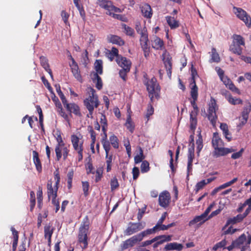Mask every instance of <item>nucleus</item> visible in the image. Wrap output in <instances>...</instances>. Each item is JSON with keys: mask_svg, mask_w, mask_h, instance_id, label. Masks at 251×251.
<instances>
[{"mask_svg": "<svg viewBox=\"0 0 251 251\" xmlns=\"http://www.w3.org/2000/svg\"><path fill=\"white\" fill-rule=\"evenodd\" d=\"M143 82L146 87L151 102H154L155 100H158L160 98L161 88L156 78L152 77L151 79H149L147 75L145 74L143 76Z\"/></svg>", "mask_w": 251, "mask_h": 251, "instance_id": "nucleus-1", "label": "nucleus"}, {"mask_svg": "<svg viewBox=\"0 0 251 251\" xmlns=\"http://www.w3.org/2000/svg\"><path fill=\"white\" fill-rule=\"evenodd\" d=\"M37 206L41 209L42 207L43 192L42 187L39 186L37 192Z\"/></svg>", "mask_w": 251, "mask_h": 251, "instance_id": "nucleus-34", "label": "nucleus"}, {"mask_svg": "<svg viewBox=\"0 0 251 251\" xmlns=\"http://www.w3.org/2000/svg\"><path fill=\"white\" fill-rule=\"evenodd\" d=\"M156 232H157L156 230V228H155V227L153 226L152 228L147 229L145 230L142 231L139 234L140 235V237H141L142 239L143 240L144 237L150 235L151 234H154Z\"/></svg>", "mask_w": 251, "mask_h": 251, "instance_id": "nucleus-36", "label": "nucleus"}, {"mask_svg": "<svg viewBox=\"0 0 251 251\" xmlns=\"http://www.w3.org/2000/svg\"><path fill=\"white\" fill-rule=\"evenodd\" d=\"M71 140L74 149L75 151L80 150V149H83V141H80V138L77 135L75 134L72 135Z\"/></svg>", "mask_w": 251, "mask_h": 251, "instance_id": "nucleus-19", "label": "nucleus"}, {"mask_svg": "<svg viewBox=\"0 0 251 251\" xmlns=\"http://www.w3.org/2000/svg\"><path fill=\"white\" fill-rule=\"evenodd\" d=\"M90 225L89 218L88 216H86L83 219L78 229V242L80 244V247L82 250L87 248L88 245V234Z\"/></svg>", "mask_w": 251, "mask_h": 251, "instance_id": "nucleus-2", "label": "nucleus"}, {"mask_svg": "<svg viewBox=\"0 0 251 251\" xmlns=\"http://www.w3.org/2000/svg\"><path fill=\"white\" fill-rule=\"evenodd\" d=\"M205 185L206 184L205 182V180H202L201 181L198 182L196 185V192L198 193L199 190L202 189Z\"/></svg>", "mask_w": 251, "mask_h": 251, "instance_id": "nucleus-63", "label": "nucleus"}, {"mask_svg": "<svg viewBox=\"0 0 251 251\" xmlns=\"http://www.w3.org/2000/svg\"><path fill=\"white\" fill-rule=\"evenodd\" d=\"M107 40L108 42L120 46H123L125 44V41L117 35L109 34L107 37Z\"/></svg>", "mask_w": 251, "mask_h": 251, "instance_id": "nucleus-21", "label": "nucleus"}, {"mask_svg": "<svg viewBox=\"0 0 251 251\" xmlns=\"http://www.w3.org/2000/svg\"><path fill=\"white\" fill-rule=\"evenodd\" d=\"M234 151L235 150L232 148H222L221 147L214 150V151L213 152V155L214 156L218 157L220 156L226 155L228 153L234 152Z\"/></svg>", "mask_w": 251, "mask_h": 251, "instance_id": "nucleus-15", "label": "nucleus"}, {"mask_svg": "<svg viewBox=\"0 0 251 251\" xmlns=\"http://www.w3.org/2000/svg\"><path fill=\"white\" fill-rule=\"evenodd\" d=\"M183 247V245L181 244L173 242L166 245L164 247V250L166 251L173 250L180 251L182 250Z\"/></svg>", "mask_w": 251, "mask_h": 251, "instance_id": "nucleus-24", "label": "nucleus"}, {"mask_svg": "<svg viewBox=\"0 0 251 251\" xmlns=\"http://www.w3.org/2000/svg\"><path fill=\"white\" fill-rule=\"evenodd\" d=\"M11 231L13 236V241L12 243V251H16L19 240L18 232L13 226L11 227Z\"/></svg>", "mask_w": 251, "mask_h": 251, "instance_id": "nucleus-32", "label": "nucleus"}, {"mask_svg": "<svg viewBox=\"0 0 251 251\" xmlns=\"http://www.w3.org/2000/svg\"><path fill=\"white\" fill-rule=\"evenodd\" d=\"M130 68H123L119 71V75L124 81H126L127 73L129 72Z\"/></svg>", "mask_w": 251, "mask_h": 251, "instance_id": "nucleus-55", "label": "nucleus"}, {"mask_svg": "<svg viewBox=\"0 0 251 251\" xmlns=\"http://www.w3.org/2000/svg\"><path fill=\"white\" fill-rule=\"evenodd\" d=\"M64 107L70 113H73L75 115L81 117L82 116L80 112V109L79 106L75 103H68L67 101L66 103L63 104Z\"/></svg>", "mask_w": 251, "mask_h": 251, "instance_id": "nucleus-11", "label": "nucleus"}, {"mask_svg": "<svg viewBox=\"0 0 251 251\" xmlns=\"http://www.w3.org/2000/svg\"><path fill=\"white\" fill-rule=\"evenodd\" d=\"M40 61L41 66L49 74L51 78L53 79V75L52 73L51 70L50 68V65L48 63V59H47V58L45 56H41L40 57Z\"/></svg>", "mask_w": 251, "mask_h": 251, "instance_id": "nucleus-23", "label": "nucleus"}, {"mask_svg": "<svg viewBox=\"0 0 251 251\" xmlns=\"http://www.w3.org/2000/svg\"><path fill=\"white\" fill-rule=\"evenodd\" d=\"M216 100L214 99H211L210 103L209 104L207 118L213 127L216 126L218 119L216 113Z\"/></svg>", "mask_w": 251, "mask_h": 251, "instance_id": "nucleus-4", "label": "nucleus"}, {"mask_svg": "<svg viewBox=\"0 0 251 251\" xmlns=\"http://www.w3.org/2000/svg\"><path fill=\"white\" fill-rule=\"evenodd\" d=\"M150 164L148 161L147 160H144L142 161L141 165V171L142 173H147L150 170Z\"/></svg>", "mask_w": 251, "mask_h": 251, "instance_id": "nucleus-52", "label": "nucleus"}, {"mask_svg": "<svg viewBox=\"0 0 251 251\" xmlns=\"http://www.w3.org/2000/svg\"><path fill=\"white\" fill-rule=\"evenodd\" d=\"M84 105L86 107L87 104L93 107V109L94 108H97L99 104V100L98 99V96L95 94V90L92 88H90L89 92V96L84 100Z\"/></svg>", "mask_w": 251, "mask_h": 251, "instance_id": "nucleus-7", "label": "nucleus"}, {"mask_svg": "<svg viewBox=\"0 0 251 251\" xmlns=\"http://www.w3.org/2000/svg\"><path fill=\"white\" fill-rule=\"evenodd\" d=\"M191 82L190 83L191 91L190 95L192 98L195 99H198V88L196 85V81L194 77V72H192V73Z\"/></svg>", "mask_w": 251, "mask_h": 251, "instance_id": "nucleus-18", "label": "nucleus"}, {"mask_svg": "<svg viewBox=\"0 0 251 251\" xmlns=\"http://www.w3.org/2000/svg\"><path fill=\"white\" fill-rule=\"evenodd\" d=\"M55 87L56 88V92H57L58 96H59L63 104H64L65 103H66V102L67 101V100L66 99L65 96H64V95L63 94L62 92L61 91L59 84H56L55 85Z\"/></svg>", "mask_w": 251, "mask_h": 251, "instance_id": "nucleus-45", "label": "nucleus"}, {"mask_svg": "<svg viewBox=\"0 0 251 251\" xmlns=\"http://www.w3.org/2000/svg\"><path fill=\"white\" fill-rule=\"evenodd\" d=\"M151 46L156 50H165L163 40L156 36L151 41Z\"/></svg>", "mask_w": 251, "mask_h": 251, "instance_id": "nucleus-17", "label": "nucleus"}, {"mask_svg": "<svg viewBox=\"0 0 251 251\" xmlns=\"http://www.w3.org/2000/svg\"><path fill=\"white\" fill-rule=\"evenodd\" d=\"M62 18L66 25L69 24L68 19L70 15L65 10H62L61 13Z\"/></svg>", "mask_w": 251, "mask_h": 251, "instance_id": "nucleus-62", "label": "nucleus"}, {"mask_svg": "<svg viewBox=\"0 0 251 251\" xmlns=\"http://www.w3.org/2000/svg\"><path fill=\"white\" fill-rule=\"evenodd\" d=\"M54 178L55 180V184L54 186L53 187V189H55L56 188H57L58 189V186L60 181V177L58 169H56L55 171L54 172Z\"/></svg>", "mask_w": 251, "mask_h": 251, "instance_id": "nucleus-49", "label": "nucleus"}, {"mask_svg": "<svg viewBox=\"0 0 251 251\" xmlns=\"http://www.w3.org/2000/svg\"><path fill=\"white\" fill-rule=\"evenodd\" d=\"M212 62H219L220 61V57L219 54L217 52L215 48H212L211 50V59Z\"/></svg>", "mask_w": 251, "mask_h": 251, "instance_id": "nucleus-51", "label": "nucleus"}, {"mask_svg": "<svg viewBox=\"0 0 251 251\" xmlns=\"http://www.w3.org/2000/svg\"><path fill=\"white\" fill-rule=\"evenodd\" d=\"M157 240L155 241L152 247L154 249L157 248L159 245L166 242H169L172 240V235H161L157 236Z\"/></svg>", "mask_w": 251, "mask_h": 251, "instance_id": "nucleus-16", "label": "nucleus"}, {"mask_svg": "<svg viewBox=\"0 0 251 251\" xmlns=\"http://www.w3.org/2000/svg\"><path fill=\"white\" fill-rule=\"evenodd\" d=\"M125 126L126 127L127 129L131 133L133 132L135 128V126L134 123L132 122L131 116L130 115H128L127 116Z\"/></svg>", "mask_w": 251, "mask_h": 251, "instance_id": "nucleus-37", "label": "nucleus"}, {"mask_svg": "<svg viewBox=\"0 0 251 251\" xmlns=\"http://www.w3.org/2000/svg\"><path fill=\"white\" fill-rule=\"evenodd\" d=\"M123 28L124 29L126 35L129 36H133L134 35V29L130 26L126 25V24H122Z\"/></svg>", "mask_w": 251, "mask_h": 251, "instance_id": "nucleus-48", "label": "nucleus"}, {"mask_svg": "<svg viewBox=\"0 0 251 251\" xmlns=\"http://www.w3.org/2000/svg\"><path fill=\"white\" fill-rule=\"evenodd\" d=\"M110 184L111 191L112 192L118 189V188L119 187V183L118 182V179L116 176H114L111 179Z\"/></svg>", "mask_w": 251, "mask_h": 251, "instance_id": "nucleus-43", "label": "nucleus"}, {"mask_svg": "<svg viewBox=\"0 0 251 251\" xmlns=\"http://www.w3.org/2000/svg\"><path fill=\"white\" fill-rule=\"evenodd\" d=\"M228 100L230 103L233 105L239 104L242 103V101L240 99L233 98L232 96L228 97Z\"/></svg>", "mask_w": 251, "mask_h": 251, "instance_id": "nucleus-57", "label": "nucleus"}, {"mask_svg": "<svg viewBox=\"0 0 251 251\" xmlns=\"http://www.w3.org/2000/svg\"><path fill=\"white\" fill-rule=\"evenodd\" d=\"M71 72L73 75V76L78 81L82 82V78L80 74V71L79 70L77 63L75 61H73V63L70 64L69 65Z\"/></svg>", "mask_w": 251, "mask_h": 251, "instance_id": "nucleus-13", "label": "nucleus"}, {"mask_svg": "<svg viewBox=\"0 0 251 251\" xmlns=\"http://www.w3.org/2000/svg\"><path fill=\"white\" fill-rule=\"evenodd\" d=\"M154 103V102L152 103L150 101V103L148 105V108L147 110V113H146V118H147V120L148 121L149 120V118L150 116L152 115L154 113V108L152 106V104Z\"/></svg>", "mask_w": 251, "mask_h": 251, "instance_id": "nucleus-54", "label": "nucleus"}, {"mask_svg": "<svg viewBox=\"0 0 251 251\" xmlns=\"http://www.w3.org/2000/svg\"><path fill=\"white\" fill-rule=\"evenodd\" d=\"M48 198H52L51 203L55 206V212H57L60 208L59 201L56 199L57 188L53 189L52 181H48L47 185Z\"/></svg>", "mask_w": 251, "mask_h": 251, "instance_id": "nucleus-3", "label": "nucleus"}, {"mask_svg": "<svg viewBox=\"0 0 251 251\" xmlns=\"http://www.w3.org/2000/svg\"><path fill=\"white\" fill-rule=\"evenodd\" d=\"M54 230V228L51 227V225H50V223H49V225H46L44 226L45 238H47V237L51 238V236L53 234Z\"/></svg>", "mask_w": 251, "mask_h": 251, "instance_id": "nucleus-33", "label": "nucleus"}, {"mask_svg": "<svg viewBox=\"0 0 251 251\" xmlns=\"http://www.w3.org/2000/svg\"><path fill=\"white\" fill-rule=\"evenodd\" d=\"M234 242L237 248H240L241 246L243 245L245 243L246 246H248L251 243V235H249L247 239L246 235L243 233L234 240Z\"/></svg>", "mask_w": 251, "mask_h": 251, "instance_id": "nucleus-12", "label": "nucleus"}, {"mask_svg": "<svg viewBox=\"0 0 251 251\" xmlns=\"http://www.w3.org/2000/svg\"><path fill=\"white\" fill-rule=\"evenodd\" d=\"M95 76L97 79L96 87L98 90H101L102 87V82L101 78L97 74H95Z\"/></svg>", "mask_w": 251, "mask_h": 251, "instance_id": "nucleus-59", "label": "nucleus"}, {"mask_svg": "<svg viewBox=\"0 0 251 251\" xmlns=\"http://www.w3.org/2000/svg\"><path fill=\"white\" fill-rule=\"evenodd\" d=\"M116 61L119 66L121 67L122 68H130L131 65V61L126 57L120 55V56L116 58Z\"/></svg>", "mask_w": 251, "mask_h": 251, "instance_id": "nucleus-20", "label": "nucleus"}, {"mask_svg": "<svg viewBox=\"0 0 251 251\" xmlns=\"http://www.w3.org/2000/svg\"><path fill=\"white\" fill-rule=\"evenodd\" d=\"M30 210L32 211L34 208L36 203L35 195L34 191H30Z\"/></svg>", "mask_w": 251, "mask_h": 251, "instance_id": "nucleus-50", "label": "nucleus"}, {"mask_svg": "<svg viewBox=\"0 0 251 251\" xmlns=\"http://www.w3.org/2000/svg\"><path fill=\"white\" fill-rule=\"evenodd\" d=\"M234 13L248 27L251 26V17L247 12L241 8L234 7Z\"/></svg>", "mask_w": 251, "mask_h": 251, "instance_id": "nucleus-6", "label": "nucleus"}, {"mask_svg": "<svg viewBox=\"0 0 251 251\" xmlns=\"http://www.w3.org/2000/svg\"><path fill=\"white\" fill-rule=\"evenodd\" d=\"M41 79H42V81L43 84L47 88L48 90L50 93H53V89H52L51 86H50V83L49 82L48 80L45 78V77L44 76H42Z\"/></svg>", "mask_w": 251, "mask_h": 251, "instance_id": "nucleus-60", "label": "nucleus"}, {"mask_svg": "<svg viewBox=\"0 0 251 251\" xmlns=\"http://www.w3.org/2000/svg\"><path fill=\"white\" fill-rule=\"evenodd\" d=\"M55 106L56 108H57V111L59 113L60 115L64 118L65 119H68V116L67 114L64 111L62 104L59 100H58L57 102H56L55 103Z\"/></svg>", "mask_w": 251, "mask_h": 251, "instance_id": "nucleus-42", "label": "nucleus"}, {"mask_svg": "<svg viewBox=\"0 0 251 251\" xmlns=\"http://www.w3.org/2000/svg\"><path fill=\"white\" fill-rule=\"evenodd\" d=\"M33 154V159L34 163L35 165L37 171L40 173L42 170V164L39 157V154L36 151H32Z\"/></svg>", "mask_w": 251, "mask_h": 251, "instance_id": "nucleus-26", "label": "nucleus"}, {"mask_svg": "<svg viewBox=\"0 0 251 251\" xmlns=\"http://www.w3.org/2000/svg\"><path fill=\"white\" fill-rule=\"evenodd\" d=\"M101 143L103 146V148L106 153H109L111 147H110V143L108 140L101 141Z\"/></svg>", "mask_w": 251, "mask_h": 251, "instance_id": "nucleus-58", "label": "nucleus"}, {"mask_svg": "<svg viewBox=\"0 0 251 251\" xmlns=\"http://www.w3.org/2000/svg\"><path fill=\"white\" fill-rule=\"evenodd\" d=\"M140 44L141 48L149 47L148 43L149 42L148 35L144 37H140Z\"/></svg>", "mask_w": 251, "mask_h": 251, "instance_id": "nucleus-53", "label": "nucleus"}, {"mask_svg": "<svg viewBox=\"0 0 251 251\" xmlns=\"http://www.w3.org/2000/svg\"><path fill=\"white\" fill-rule=\"evenodd\" d=\"M82 185L84 195L86 197L89 195L88 191L90 187L89 183L88 181H82Z\"/></svg>", "mask_w": 251, "mask_h": 251, "instance_id": "nucleus-56", "label": "nucleus"}, {"mask_svg": "<svg viewBox=\"0 0 251 251\" xmlns=\"http://www.w3.org/2000/svg\"><path fill=\"white\" fill-rule=\"evenodd\" d=\"M171 195L167 191L161 193L159 196L158 201L159 205L163 207H168L170 203Z\"/></svg>", "mask_w": 251, "mask_h": 251, "instance_id": "nucleus-9", "label": "nucleus"}, {"mask_svg": "<svg viewBox=\"0 0 251 251\" xmlns=\"http://www.w3.org/2000/svg\"><path fill=\"white\" fill-rule=\"evenodd\" d=\"M212 145L214 150L224 146V142L217 133H214L212 139Z\"/></svg>", "mask_w": 251, "mask_h": 251, "instance_id": "nucleus-25", "label": "nucleus"}, {"mask_svg": "<svg viewBox=\"0 0 251 251\" xmlns=\"http://www.w3.org/2000/svg\"><path fill=\"white\" fill-rule=\"evenodd\" d=\"M166 20L171 29H175L179 26V22L176 20L174 17L167 16L166 17Z\"/></svg>", "mask_w": 251, "mask_h": 251, "instance_id": "nucleus-30", "label": "nucleus"}, {"mask_svg": "<svg viewBox=\"0 0 251 251\" xmlns=\"http://www.w3.org/2000/svg\"><path fill=\"white\" fill-rule=\"evenodd\" d=\"M139 153L134 157V162L135 164H138L143 161L145 158V156L143 153V151L141 147H139Z\"/></svg>", "mask_w": 251, "mask_h": 251, "instance_id": "nucleus-40", "label": "nucleus"}, {"mask_svg": "<svg viewBox=\"0 0 251 251\" xmlns=\"http://www.w3.org/2000/svg\"><path fill=\"white\" fill-rule=\"evenodd\" d=\"M251 111V109L245 107L244 108V110L243 112H242V119L241 121V122L238 125V127H242L243 126H244L247 122L248 118H249V114Z\"/></svg>", "mask_w": 251, "mask_h": 251, "instance_id": "nucleus-27", "label": "nucleus"}, {"mask_svg": "<svg viewBox=\"0 0 251 251\" xmlns=\"http://www.w3.org/2000/svg\"><path fill=\"white\" fill-rule=\"evenodd\" d=\"M220 127L223 131L224 136L227 141H231L232 136L231 133L229 131L227 125L226 123H221Z\"/></svg>", "mask_w": 251, "mask_h": 251, "instance_id": "nucleus-28", "label": "nucleus"}, {"mask_svg": "<svg viewBox=\"0 0 251 251\" xmlns=\"http://www.w3.org/2000/svg\"><path fill=\"white\" fill-rule=\"evenodd\" d=\"M118 52L119 51L117 48L112 47L111 50H108L106 52V56L110 61H112L115 57H116V58H117V57L120 56Z\"/></svg>", "mask_w": 251, "mask_h": 251, "instance_id": "nucleus-31", "label": "nucleus"}, {"mask_svg": "<svg viewBox=\"0 0 251 251\" xmlns=\"http://www.w3.org/2000/svg\"><path fill=\"white\" fill-rule=\"evenodd\" d=\"M227 244V241L226 239L222 240L221 241L216 243L212 248V251H216L219 249L225 248Z\"/></svg>", "mask_w": 251, "mask_h": 251, "instance_id": "nucleus-47", "label": "nucleus"}, {"mask_svg": "<svg viewBox=\"0 0 251 251\" xmlns=\"http://www.w3.org/2000/svg\"><path fill=\"white\" fill-rule=\"evenodd\" d=\"M86 169L87 171V174L88 175L89 174H94L95 173L93 171V170L94 169L93 164L91 161H89L86 164Z\"/></svg>", "mask_w": 251, "mask_h": 251, "instance_id": "nucleus-64", "label": "nucleus"}, {"mask_svg": "<svg viewBox=\"0 0 251 251\" xmlns=\"http://www.w3.org/2000/svg\"><path fill=\"white\" fill-rule=\"evenodd\" d=\"M109 142L114 149L119 148V139L114 134L112 135L109 137Z\"/></svg>", "mask_w": 251, "mask_h": 251, "instance_id": "nucleus-44", "label": "nucleus"}, {"mask_svg": "<svg viewBox=\"0 0 251 251\" xmlns=\"http://www.w3.org/2000/svg\"><path fill=\"white\" fill-rule=\"evenodd\" d=\"M97 4L101 8L106 10V14L111 15L113 13L111 11L114 12H121V10L118 7L113 5V3L110 0H98Z\"/></svg>", "mask_w": 251, "mask_h": 251, "instance_id": "nucleus-5", "label": "nucleus"}, {"mask_svg": "<svg viewBox=\"0 0 251 251\" xmlns=\"http://www.w3.org/2000/svg\"><path fill=\"white\" fill-rule=\"evenodd\" d=\"M142 240V239L141 237H140L139 234L134 235L131 238L127 239V241L129 243L128 245H129L130 247H133L136 243Z\"/></svg>", "mask_w": 251, "mask_h": 251, "instance_id": "nucleus-38", "label": "nucleus"}, {"mask_svg": "<svg viewBox=\"0 0 251 251\" xmlns=\"http://www.w3.org/2000/svg\"><path fill=\"white\" fill-rule=\"evenodd\" d=\"M197 115H193V114H190V128L191 130L194 131L196 128V126L197 125Z\"/></svg>", "mask_w": 251, "mask_h": 251, "instance_id": "nucleus-46", "label": "nucleus"}, {"mask_svg": "<svg viewBox=\"0 0 251 251\" xmlns=\"http://www.w3.org/2000/svg\"><path fill=\"white\" fill-rule=\"evenodd\" d=\"M141 12L143 16L147 19H151L152 16L151 6L148 3L144 4L141 7Z\"/></svg>", "mask_w": 251, "mask_h": 251, "instance_id": "nucleus-22", "label": "nucleus"}, {"mask_svg": "<svg viewBox=\"0 0 251 251\" xmlns=\"http://www.w3.org/2000/svg\"><path fill=\"white\" fill-rule=\"evenodd\" d=\"M56 140L58 142L57 145L56 146L55 148V152L56 156L57 161H59L62 157V147H64L65 145L64 143L62 140V137L60 134L57 136Z\"/></svg>", "mask_w": 251, "mask_h": 251, "instance_id": "nucleus-14", "label": "nucleus"}, {"mask_svg": "<svg viewBox=\"0 0 251 251\" xmlns=\"http://www.w3.org/2000/svg\"><path fill=\"white\" fill-rule=\"evenodd\" d=\"M88 130L91 135V138L92 140L91 143H95L96 140V134L93 130V127L92 126H89Z\"/></svg>", "mask_w": 251, "mask_h": 251, "instance_id": "nucleus-61", "label": "nucleus"}, {"mask_svg": "<svg viewBox=\"0 0 251 251\" xmlns=\"http://www.w3.org/2000/svg\"><path fill=\"white\" fill-rule=\"evenodd\" d=\"M166 53L167 50H165L162 55L163 58L162 59L166 69L167 74L169 77H171L172 68V64L171 62L172 58L169 54L166 55Z\"/></svg>", "mask_w": 251, "mask_h": 251, "instance_id": "nucleus-10", "label": "nucleus"}, {"mask_svg": "<svg viewBox=\"0 0 251 251\" xmlns=\"http://www.w3.org/2000/svg\"><path fill=\"white\" fill-rule=\"evenodd\" d=\"M102 61L100 59L96 60L95 63V69L97 72L96 74L101 75L103 73Z\"/></svg>", "mask_w": 251, "mask_h": 251, "instance_id": "nucleus-35", "label": "nucleus"}, {"mask_svg": "<svg viewBox=\"0 0 251 251\" xmlns=\"http://www.w3.org/2000/svg\"><path fill=\"white\" fill-rule=\"evenodd\" d=\"M145 227V223L137 222L129 224L128 227L125 230V234L126 235H130L143 229Z\"/></svg>", "mask_w": 251, "mask_h": 251, "instance_id": "nucleus-8", "label": "nucleus"}, {"mask_svg": "<svg viewBox=\"0 0 251 251\" xmlns=\"http://www.w3.org/2000/svg\"><path fill=\"white\" fill-rule=\"evenodd\" d=\"M242 45L237 44V43L232 42L229 47V50L233 53L240 55L242 53L243 48Z\"/></svg>", "mask_w": 251, "mask_h": 251, "instance_id": "nucleus-29", "label": "nucleus"}, {"mask_svg": "<svg viewBox=\"0 0 251 251\" xmlns=\"http://www.w3.org/2000/svg\"><path fill=\"white\" fill-rule=\"evenodd\" d=\"M232 42L237 43V44L242 45V46H245V43L244 39L242 36L240 35L234 34L233 35Z\"/></svg>", "mask_w": 251, "mask_h": 251, "instance_id": "nucleus-39", "label": "nucleus"}, {"mask_svg": "<svg viewBox=\"0 0 251 251\" xmlns=\"http://www.w3.org/2000/svg\"><path fill=\"white\" fill-rule=\"evenodd\" d=\"M109 153H106L105 159L106 163V172H109L111 170L112 161L113 155L112 154L109 155Z\"/></svg>", "mask_w": 251, "mask_h": 251, "instance_id": "nucleus-41", "label": "nucleus"}]
</instances>
